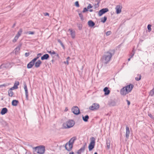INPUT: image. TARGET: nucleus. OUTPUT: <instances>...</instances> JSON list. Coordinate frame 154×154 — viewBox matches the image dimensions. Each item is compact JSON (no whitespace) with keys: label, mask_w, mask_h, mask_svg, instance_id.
Masks as SVG:
<instances>
[{"label":"nucleus","mask_w":154,"mask_h":154,"mask_svg":"<svg viewBox=\"0 0 154 154\" xmlns=\"http://www.w3.org/2000/svg\"><path fill=\"white\" fill-rule=\"evenodd\" d=\"M115 52V49H110L109 51L106 52L105 54L103 56L101 59L103 64L106 65L107 63H109Z\"/></svg>","instance_id":"obj_1"},{"label":"nucleus","mask_w":154,"mask_h":154,"mask_svg":"<svg viewBox=\"0 0 154 154\" xmlns=\"http://www.w3.org/2000/svg\"><path fill=\"white\" fill-rule=\"evenodd\" d=\"M134 87L133 84H130L122 88L120 90V93L121 95L125 96L131 92Z\"/></svg>","instance_id":"obj_2"},{"label":"nucleus","mask_w":154,"mask_h":154,"mask_svg":"<svg viewBox=\"0 0 154 154\" xmlns=\"http://www.w3.org/2000/svg\"><path fill=\"white\" fill-rule=\"evenodd\" d=\"M90 140V142L88 145V148L89 151H92L94 148L95 143V139L94 137H91Z\"/></svg>","instance_id":"obj_3"},{"label":"nucleus","mask_w":154,"mask_h":154,"mask_svg":"<svg viewBox=\"0 0 154 154\" xmlns=\"http://www.w3.org/2000/svg\"><path fill=\"white\" fill-rule=\"evenodd\" d=\"M75 124V122L72 120H69L63 125L65 128H69L72 127Z\"/></svg>","instance_id":"obj_4"},{"label":"nucleus","mask_w":154,"mask_h":154,"mask_svg":"<svg viewBox=\"0 0 154 154\" xmlns=\"http://www.w3.org/2000/svg\"><path fill=\"white\" fill-rule=\"evenodd\" d=\"M71 111L72 112L76 115H78L80 113L79 109L76 106H73L71 109Z\"/></svg>","instance_id":"obj_5"},{"label":"nucleus","mask_w":154,"mask_h":154,"mask_svg":"<svg viewBox=\"0 0 154 154\" xmlns=\"http://www.w3.org/2000/svg\"><path fill=\"white\" fill-rule=\"evenodd\" d=\"M73 144L70 143V142H67L65 145V149L68 151H70L72 149Z\"/></svg>","instance_id":"obj_6"},{"label":"nucleus","mask_w":154,"mask_h":154,"mask_svg":"<svg viewBox=\"0 0 154 154\" xmlns=\"http://www.w3.org/2000/svg\"><path fill=\"white\" fill-rule=\"evenodd\" d=\"M38 151L37 153L39 154H43L45 151V147L44 146L41 145L38 146Z\"/></svg>","instance_id":"obj_7"},{"label":"nucleus","mask_w":154,"mask_h":154,"mask_svg":"<svg viewBox=\"0 0 154 154\" xmlns=\"http://www.w3.org/2000/svg\"><path fill=\"white\" fill-rule=\"evenodd\" d=\"M109 11V9L107 8H103L99 10L98 12V15L99 17L102 16L103 14Z\"/></svg>","instance_id":"obj_8"},{"label":"nucleus","mask_w":154,"mask_h":154,"mask_svg":"<svg viewBox=\"0 0 154 154\" xmlns=\"http://www.w3.org/2000/svg\"><path fill=\"white\" fill-rule=\"evenodd\" d=\"M100 107V105L98 103H94L92 105L89 107V109L91 110H94L98 109Z\"/></svg>","instance_id":"obj_9"},{"label":"nucleus","mask_w":154,"mask_h":154,"mask_svg":"<svg viewBox=\"0 0 154 154\" xmlns=\"http://www.w3.org/2000/svg\"><path fill=\"white\" fill-rule=\"evenodd\" d=\"M87 146V143H84L83 146L79 150H78L77 152V154H81V152H83L84 151L86 147Z\"/></svg>","instance_id":"obj_10"},{"label":"nucleus","mask_w":154,"mask_h":154,"mask_svg":"<svg viewBox=\"0 0 154 154\" xmlns=\"http://www.w3.org/2000/svg\"><path fill=\"white\" fill-rule=\"evenodd\" d=\"M36 61L33 59L31 61H30L27 65V68L28 69H30L32 68L35 64V63Z\"/></svg>","instance_id":"obj_11"},{"label":"nucleus","mask_w":154,"mask_h":154,"mask_svg":"<svg viewBox=\"0 0 154 154\" xmlns=\"http://www.w3.org/2000/svg\"><path fill=\"white\" fill-rule=\"evenodd\" d=\"M122 8V6L120 5H117L115 8L116 13L117 14H120L121 12Z\"/></svg>","instance_id":"obj_12"},{"label":"nucleus","mask_w":154,"mask_h":154,"mask_svg":"<svg viewBox=\"0 0 154 154\" xmlns=\"http://www.w3.org/2000/svg\"><path fill=\"white\" fill-rule=\"evenodd\" d=\"M108 104L110 106H114L116 105V103L115 101L111 100L109 101Z\"/></svg>","instance_id":"obj_13"},{"label":"nucleus","mask_w":154,"mask_h":154,"mask_svg":"<svg viewBox=\"0 0 154 154\" xmlns=\"http://www.w3.org/2000/svg\"><path fill=\"white\" fill-rule=\"evenodd\" d=\"M42 63V62L40 60H38L35 63V67L38 68L40 67Z\"/></svg>","instance_id":"obj_14"},{"label":"nucleus","mask_w":154,"mask_h":154,"mask_svg":"<svg viewBox=\"0 0 154 154\" xmlns=\"http://www.w3.org/2000/svg\"><path fill=\"white\" fill-rule=\"evenodd\" d=\"M8 112V109H7V108L6 107H4L2 108L1 110V111L0 112V114L2 115H4L6 113H7Z\"/></svg>","instance_id":"obj_15"},{"label":"nucleus","mask_w":154,"mask_h":154,"mask_svg":"<svg viewBox=\"0 0 154 154\" xmlns=\"http://www.w3.org/2000/svg\"><path fill=\"white\" fill-rule=\"evenodd\" d=\"M103 91L104 92V95H109L110 92V91L107 87L104 88L103 89Z\"/></svg>","instance_id":"obj_16"},{"label":"nucleus","mask_w":154,"mask_h":154,"mask_svg":"<svg viewBox=\"0 0 154 154\" xmlns=\"http://www.w3.org/2000/svg\"><path fill=\"white\" fill-rule=\"evenodd\" d=\"M76 11L79 13V15L81 20L83 21L84 20V18L83 17V16L82 14V12L80 11L79 9L77 10Z\"/></svg>","instance_id":"obj_17"},{"label":"nucleus","mask_w":154,"mask_h":154,"mask_svg":"<svg viewBox=\"0 0 154 154\" xmlns=\"http://www.w3.org/2000/svg\"><path fill=\"white\" fill-rule=\"evenodd\" d=\"M49 58V56L48 54H45L41 57L42 60H47Z\"/></svg>","instance_id":"obj_18"},{"label":"nucleus","mask_w":154,"mask_h":154,"mask_svg":"<svg viewBox=\"0 0 154 154\" xmlns=\"http://www.w3.org/2000/svg\"><path fill=\"white\" fill-rule=\"evenodd\" d=\"M88 24L89 27H92L95 26V23L92 20H90L88 21Z\"/></svg>","instance_id":"obj_19"},{"label":"nucleus","mask_w":154,"mask_h":154,"mask_svg":"<svg viewBox=\"0 0 154 154\" xmlns=\"http://www.w3.org/2000/svg\"><path fill=\"white\" fill-rule=\"evenodd\" d=\"M126 137L128 139L129 137L130 134V131L128 125L126 126Z\"/></svg>","instance_id":"obj_20"},{"label":"nucleus","mask_w":154,"mask_h":154,"mask_svg":"<svg viewBox=\"0 0 154 154\" xmlns=\"http://www.w3.org/2000/svg\"><path fill=\"white\" fill-rule=\"evenodd\" d=\"M110 140L109 138H107L106 139V144L107 145V149H109L110 148Z\"/></svg>","instance_id":"obj_21"},{"label":"nucleus","mask_w":154,"mask_h":154,"mask_svg":"<svg viewBox=\"0 0 154 154\" xmlns=\"http://www.w3.org/2000/svg\"><path fill=\"white\" fill-rule=\"evenodd\" d=\"M19 103V101L18 100H14L12 101L11 102L12 105L13 106H16Z\"/></svg>","instance_id":"obj_22"},{"label":"nucleus","mask_w":154,"mask_h":154,"mask_svg":"<svg viewBox=\"0 0 154 154\" xmlns=\"http://www.w3.org/2000/svg\"><path fill=\"white\" fill-rule=\"evenodd\" d=\"M69 30L70 31L72 37V38H74L75 37V31H73L72 29H69Z\"/></svg>","instance_id":"obj_23"},{"label":"nucleus","mask_w":154,"mask_h":154,"mask_svg":"<svg viewBox=\"0 0 154 154\" xmlns=\"http://www.w3.org/2000/svg\"><path fill=\"white\" fill-rule=\"evenodd\" d=\"M89 119V116L88 115H86L85 116H82V119L85 122H87Z\"/></svg>","instance_id":"obj_24"},{"label":"nucleus","mask_w":154,"mask_h":154,"mask_svg":"<svg viewBox=\"0 0 154 154\" xmlns=\"http://www.w3.org/2000/svg\"><path fill=\"white\" fill-rule=\"evenodd\" d=\"M76 137H72L68 142H70V143L73 144L74 141L76 140Z\"/></svg>","instance_id":"obj_25"},{"label":"nucleus","mask_w":154,"mask_h":154,"mask_svg":"<svg viewBox=\"0 0 154 154\" xmlns=\"http://www.w3.org/2000/svg\"><path fill=\"white\" fill-rule=\"evenodd\" d=\"M22 46V44H20L14 49V51L15 53H17L20 50V48Z\"/></svg>","instance_id":"obj_26"},{"label":"nucleus","mask_w":154,"mask_h":154,"mask_svg":"<svg viewBox=\"0 0 154 154\" xmlns=\"http://www.w3.org/2000/svg\"><path fill=\"white\" fill-rule=\"evenodd\" d=\"M107 19V17L106 16H104L103 17H102L101 19V22L103 23H104Z\"/></svg>","instance_id":"obj_27"},{"label":"nucleus","mask_w":154,"mask_h":154,"mask_svg":"<svg viewBox=\"0 0 154 154\" xmlns=\"http://www.w3.org/2000/svg\"><path fill=\"white\" fill-rule=\"evenodd\" d=\"M132 52V53H131L130 55V57L128 59V61H129L130 60L131 58L133 57L135 53V52H134V47L133 48Z\"/></svg>","instance_id":"obj_28"},{"label":"nucleus","mask_w":154,"mask_h":154,"mask_svg":"<svg viewBox=\"0 0 154 154\" xmlns=\"http://www.w3.org/2000/svg\"><path fill=\"white\" fill-rule=\"evenodd\" d=\"M57 41L58 42V43H59L60 44V45H61V46H62V47L63 48V49H65V46H64V45L62 43L61 41L59 39H57Z\"/></svg>","instance_id":"obj_29"},{"label":"nucleus","mask_w":154,"mask_h":154,"mask_svg":"<svg viewBox=\"0 0 154 154\" xmlns=\"http://www.w3.org/2000/svg\"><path fill=\"white\" fill-rule=\"evenodd\" d=\"M42 54L41 53H38L37 54V56L35 57L34 59H33L34 60L36 61L40 57H41Z\"/></svg>","instance_id":"obj_30"},{"label":"nucleus","mask_w":154,"mask_h":154,"mask_svg":"<svg viewBox=\"0 0 154 154\" xmlns=\"http://www.w3.org/2000/svg\"><path fill=\"white\" fill-rule=\"evenodd\" d=\"M22 32H23L22 29L21 28L20 29L19 31H18V33L16 35L17 36V37H19L21 35Z\"/></svg>","instance_id":"obj_31"},{"label":"nucleus","mask_w":154,"mask_h":154,"mask_svg":"<svg viewBox=\"0 0 154 154\" xmlns=\"http://www.w3.org/2000/svg\"><path fill=\"white\" fill-rule=\"evenodd\" d=\"M20 84L19 82L18 81H16L15 82V83L14 84V86L15 88L17 89L18 88V86Z\"/></svg>","instance_id":"obj_32"},{"label":"nucleus","mask_w":154,"mask_h":154,"mask_svg":"<svg viewBox=\"0 0 154 154\" xmlns=\"http://www.w3.org/2000/svg\"><path fill=\"white\" fill-rule=\"evenodd\" d=\"M141 78V75L140 74H138L137 76L135 77V80L137 81H139L140 80Z\"/></svg>","instance_id":"obj_33"},{"label":"nucleus","mask_w":154,"mask_h":154,"mask_svg":"<svg viewBox=\"0 0 154 154\" xmlns=\"http://www.w3.org/2000/svg\"><path fill=\"white\" fill-rule=\"evenodd\" d=\"M8 94L9 96L11 97H12L13 96L14 94V93L12 91L9 90L8 91Z\"/></svg>","instance_id":"obj_34"},{"label":"nucleus","mask_w":154,"mask_h":154,"mask_svg":"<svg viewBox=\"0 0 154 154\" xmlns=\"http://www.w3.org/2000/svg\"><path fill=\"white\" fill-rule=\"evenodd\" d=\"M24 88L25 90V93L28 92V89L26 85V83H24Z\"/></svg>","instance_id":"obj_35"},{"label":"nucleus","mask_w":154,"mask_h":154,"mask_svg":"<svg viewBox=\"0 0 154 154\" xmlns=\"http://www.w3.org/2000/svg\"><path fill=\"white\" fill-rule=\"evenodd\" d=\"M77 26L79 28V30H81L82 29V24L80 23H77Z\"/></svg>","instance_id":"obj_36"},{"label":"nucleus","mask_w":154,"mask_h":154,"mask_svg":"<svg viewBox=\"0 0 154 154\" xmlns=\"http://www.w3.org/2000/svg\"><path fill=\"white\" fill-rule=\"evenodd\" d=\"M38 147H39L38 146H36L34 147H33V152H37V151H38Z\"/></svg>","instance_id":"obj_37"},{"label":"nucleus","mask_w":154,"mask_h":154,"mask_svg":"<svg viewBox=\"0 0 154 154\" xmlns=\"http://www.w3.org/2000/svg\"><path fill=\"white\" fill-rule=\"evenodd\" d=\"M19 37H17V36L16 35L14 37V39L12 40V42L13 43H15L17 41V40L18 39Z\"/></svg>","instance_id":"obj_38"},{"label":"nucleus","mask_w":154,"mask_h":154,"mask_svg":"<svg viewBox=\"0 0 154 154\" xmlns=\"http://www.w3.org/2000/svg\"><path fill=\"white\" fill-rule=\"evenodd\" d=\"M88 11V9L87 8H84L83 9V10L82 11V13H84Z\"/></svg>","instance_id":"obj_39"},{"label":"nucleus","mask_w":154,"mask_h":154,"mask_svg":"<svg viewBox=\"0 0 154 154\" xmlns=\"http://www.w3.org/2000/svg\"><path fill=\"white\" fill-rule=\"evenodd\" d=\"M75 5L76 7H79L80 6V5L79 4V2L78 1L75 2Z\"/></svg>","instance_id":"obj_40"},{"label":"nucleus","mask_w":154,"mask_h":154,"mask_svg":"<svg viewBox=\"0 0 154 154\" xmlns=\"http://www.w3.org/2000/svg\"><path fill=\"white\" fill-rule=\"evenodd\" d=\"M92 7L93 6L92 5L90 4H89L88 5V6L87 8L88 9H89L92 8Z\"/></svg>","instance_id":"obj_41"},{"label":"nucleus","mask_w":154,"mask_h":154,"mask_svg":"<svg viewBox=\"0 0 154 154\" xmlns=\"http://www.w3.org/2000/svg\"><path fill=\"white\" fill-rule=\"evenodd\" d=\"M112 34V32L111 31H108L106 32V34L107 36L109 35Z\"/></svg>","instance_id":"obj_42"},{"label":"nucleus","mask_w":154,"mask_h":154,"mask_svg":"<svg viewBox=\"0 0 154 154\" xmlns=\"http://www.w3.org/2000/svg\"><path fill=\"white\" fill-rule=\"evenodd\" d=\"M151 25L150 24H149L148 25L147 28H148V30H149V31H151Z\"/></svg>","instance_id":"obj_43"},{"label":"nucleus","mask_w":154,"mask_h":154,"mask_svg":"<svg viewBox=\"0 0 154 154\" xmlns=\"http://www.w3.org/2000/svg\"><path fill=\"white\" fill-rule=\"evenodd\" d=\"M35 32L29 31V34L33 35L35 34Z\"/></svg>","instance_id":"obj_44"},{"label":"nucleus","mask_w":154,"mask_h":154,"mask_svg":"<svg viewBox=\"0 0 154 154\" xmlns=\"http://www.w3.org/2000/svg\"><path fill=\"white\" fill-rule=\"evenodd\" d=\"M30 53L29 52H26L25 54V56L26 57H27L30 54Z\"/></svg>","instance_id":"obj_45"},{"label":"nucleus","mask_w":154,"mask_h":154,"mask_svg":"<svg viewBox=\"0 0 154 154\" xmlns=\"http://www.w3.org/2000/svg\"><path fill=\"white\" fill-rule=\"evenodd\" d=\"M148 116L152 119H154V117H153V116L151 114H149Z\"/></svg>","instance_id":"obj_46"},{"label":"nucleus","mask_w":154,"mask_h":154,"mask_svg":"<svg viewBox=\"0 0 154 154\" xmlns=\"http://www.w3.org/2000/svg\"><path fill=\"white\" fill-rule=\"evenodd\" d=\"M17 89L15 88L14 87V86H13L11 88H10L9 90L12 91V90H13L14 89Z\"/></svg>","instance_id":"obj_47"},{"label":"nucleus","mask_w":154,"mask_h":154,"mask_svg":"<svg viewBox=\"0 0 154 154\" xmlns=\"http://www.w3.org/2000/svg\"><path fill=\"white\" fill-rule=\"evenodd\" d=\"M99 6V5H98V4H95L94 5V8H98Z\"/></svg>","instance_id":"obj_48"},{"label":"nucleus","mask_w":154,"mask_h":154,"mask_svg":"<svg viewBox=\"0 0 154 154\" xmlns=\"http://www.w3.org/2000/svg\"><path fill=\"white\" fill-rule=\"evenodd\" d=\"M44 15L45 16H49V14L48 13H47V12H45V13H44Z\"/></svg>","instance_id":"obj_49"},{"label":"nucleus","mask_w":154,"mask_h":154,"mask_svg":"<svg viewBox=\"0 0 154 154\" xmlns=\"http://www.w3.org/2000/svg\"><path fill=\"white\" fill-rule=\"evenodd\" d=\"M4 67H5L4 65L2 64L0 66V69H2Z\"/></svg>","instance_id":"obj_50"},{"label":"nucleus","mask_w":154,"mask_h":154,"mask_svg":"<svg viewBox=\"0 0 154 154\" xmlns=\"http://www.w3.org/2000/svg\"><path fill=\"white\" fill-rule=\"evenodd\" d=\"M47 52L48 53L50 54H51V56H52V51H47Z\"/></svg>","instance_id":"obj_51"},{"label":"nucleus","mask_w":154,"mask_h":154,"mask_svg":"<svg viewBox=\"0 0 154 154\" xmlns=\"http://www.w3.org/2000/svg\"><path fill=\"white\" fill-rule=\"evenodd\" d=\"M63 63L65 64H66L67 65H68L69 64V61L68 60H66V61H64Z\"/></svg>","instance_id":"obj_52"},{"label":"nucleus","mask_w":154,"mask_h":154,"mask_svg":"<svg viewBox=\"0 0 154 154\" xmlns=\"http://www.w3.org/2000/svg\"><path fill=\"white\" fill-rule=\"evenodd\" d=\"M55 56H56L57 57V58H60V57L59 55V54L57 53H56V54H55Z\"/></svg>","instance_id":"obj_53"},{"label":"nucleus","mask_w":154,"mask_h":154,"mask_svg":"<svg viewBox=\"0 0 154 154\" xmlns=\"http://www.w3.org/2000/svg\"><path fill=\"white\" fill-rule=\"evenodd\" d=\"M25 96H26V100H29V97H28L29 95H25Z\"/></svg>","instance_id":"obj_54"},{"label":"nucleus","mask_w":154,"mask_h":154,"mask_svg":"<svg viewBox=\"0 0 154 154\" xmlns=\"http://www.w3.org/2000/svg\"><path fill=\"white\" fill-rule=\"evenodd\" d=\"M56 52L55 51H54V50H52V55H55V54H56Z\"/></svg>","instance_id":"obj_55"},{"label":"nucleus","mask_w":154,"mask_h":154,"mask_svg":"<svg viewBox=\"0 0 154 154\" xmlns=\"http://www.w3.org/2000/svg\"><path fill=\"white\" fill-rule=\"evenodd\" d=\"M127 102L128 105H130V101H129V100H127Z\"/></svg>","instance_id":"obj_56"},{"label":"nucleus","mask_w":154,"mask_h":154,"mask_svg":"<svg viewBox=\"0 0 154 154\" xmlns=\"http://www.w3.org/2000/svg\"><path fill=\"white\" fill-rule=\"evenodd\" d=\"M96 2H98L97 4H98V5H99V4L100 3V1H99L98 0H96Z\"/></svg>","instance_id":"obj_57"},{"label":"nucleus","mask_w":154,"mask_h":154,"mask_svg":"<svg viewBox=\"0 0 154 154\" xmlns=\"http://www.w3.org/2000/svg\"><path fill=\"white\" fill-rule=\"evenodd\" d=\"M8 85L6 84H3L2 85L3 87H5L6 86H7Z\"/></svg>","instance_id":"obj_58"},{"label":"nucleus","mask_w":154,"mask_h":154,"mask_svg":"<svg viewBox=\"0 0 154 154\" xmlns=\"http://www.w3.org/2000/svg\"><path fill=\"white\" fill-rule=\"evenodd\" d=\"M70 57H68L66 58V60H68V61H69L70 60Z\"/></svg>","instance_id":"obj_59"},{"label":"nucleus","mask_w":154,"mask_h":154,"mask_svg":"<svg viewBox=\"0 0 154 154\" xmlns=\"http://www.w3.org/2000/svg\"><path fill=\"white\" fill-rule=\"evenodd\" d=\"M69 154H75L72 151L71 152H69Z\"/></svg>","instance_id":"obj_60"},{"label":"nucleus","mask_w":154,"mask_h":154,"mask_svg":"<svg viewBox=\"0 0 154 154\" xmlns=\"http://www.w3.org/2000/svg\"><path fill=\"white\" fill-rule=\"evenodd\" d=\"M68 110V108L67 107H66L65 109V111L66 112Z\"/></svg>","instance_id":"obj_61"},{"label":"nucleus","mask_w":154,"mask_h":154,"mask_svg":"<svg viewBox=\"0 0 154 154\" xmlns=\"http://www.w3.org/2000/svg\"><path fill=\"white\" fill-rule=\"evenodd\" d=\"M15 25H16V23H14V24L13 25L12 27L13 28H14V26H15Z\"/></svg>","instance_id":"obj_62"},{"label":"nucleus","mask_w":154,"mask_h":154,"mask_svg":"<svg viewBox=\"0 0 154 154\" xmlns=\"http://www.w3.org/2000/svg\"><path fill=\"white\" fill-rule=\"evenodd\" d=\"M25 34H29V31L25 32H24Z\"/></svg>","instance_id":"obj_63"},{"label":"nucleus","mask_w":154,"mask_h":154,"mask_svg":"<svg viewBox=\"0 0 154 154\" xmlns=\"http://www.w3.org/2000/svg\"><path fill=\"white\" fill-rule=\"evenodd\" d=\"M89 11L91 12H92L93 11V10L92 9H90Z\"/></svg>","instance_id":"obj_64"}]
</instances>
